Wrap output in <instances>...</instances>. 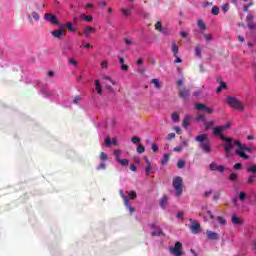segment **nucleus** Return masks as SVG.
Returning <instances> with one entry per match:
<instances>
[{
  "instance_id": "aec40b11",
  "label": "nucleus",
  "mask_w": 256,
  "mask_h": 256,
  "mask_svg": "<svg viewBox=\"0 0 256 256\" xmlns=\"http://www.w3.org/2000/svg\"><path fill=\"white\" fill-rule=\"evenodd\" d=\"M167 200H168L167 195L162 196L160 203H159V206L162 209H165V206H167Z\"/></svg>"
},
{
  "instance_id": "6e6d98bb",
  "label": "nucleus",
  "mask_w": 256,
  "mask_h": 256,
  "mask_svg": "<svg viewBox=\"0 0 256 256\" xmlns=\"http://www.w3.org/2000/svg\"><path fill=\"white\" fill-rule=\"evenodd\" d=\"M114 155H115L116 160L119 159V156L121 155V150H115Z\"/></svg>"
},
{
  "instance_id": "bf43d9fd",
  "label": "nucleus",
  "mask_w": 256,
  "mask_h": 256,
  "mask_svg": "<svg viewBox=\"0 0 256 256\" xmlns=\"http://www.w3.org/2000/svg\"><path fill=\"white\" fill-rule=\"evenodd\" d=\"M229 7V4H223V6H222V11H223V13H227V8Z\"/></svg>"
},
{
  "instance_id": "473e14b6",
  "label": "nucleus",
  "mask_w": 256,
  "mask_h": 256,
  "mask_svg": "<svg viewBox=\"0 0 256 256\" xmlns=\"http://www.w3.org/2000/svg\"><path fill=\"white\" fill-rule=\"evenodd\" d=\"M66 28L70 31V32H72V33H74V32H76V29L75 28H73V26H72V23L71 22H68V23H66Z\"/></svg>"
},
{
  "instance_id": "7ed1b4c3",
  "label": "nucleus",
  "mask_w": 256,
  "mask_h": 256,
  "mask_svg": "<svg viewBox=\"0 0 256 256\" xmlns=\"http://www.w3.org/2000/svg\"><path fill=\"white\" fill-rule=\"evenodd\" d=\"M226 103H227L228 106H230L234 110H238V111H244L245 110V107H243L242 102L239 101L234 96H227Z\"/></svg>"
},
{
  "instance_id": "ea45409f",
  "label": "nucleus",
  "mask_w": 256,
  "mask_h": 256,
  "mask_svg": "<svg viewBox=\"0 0 256 256\" xmlns=\"http://www.w3.org/2000/svg\"><path fill=\"white\" fill-rule=\"evenodd\" d=\"M131 141H132V143L137 145V144L141 143V138H139V137H132Z\"/></svg>"
},
{
  "instance_id": "338daca9",
  "label": "nucleus",
  "mask_w": 256,
  "mask_h": 256,
  "mask_svg": "<svg viewBox=\"0 0 256 256\" xmlns=\"http://www.w3.org/2000/svg\"><path fill=\"white\" fill-rule=\"evenodd\" d=\"M180 35H181V37L184 38V39H187V38H188V34L185 33L184 31H181V32H180Z\"/></svg>"
},
{
  "instance_id": "680f3d73",
  "label": "nucleus",
  "mask_w": 256,
  "mask_h": 256,
  "mask_svg": "<svg viewBox=\"0 0 256 256\" xmlns=\"http://www.w3.org/2000/svg\"><path fill=\"white\" fill-rule=\"evenodd\" d=\"M176 217H177V219H183L184 212H178Z\"/></svg>"
},
{
  "instance_id": "6ab92c4d",
  "label": "nucleus",
  "mask_w": 256,
  "mask_h": 256,
  "mask_svg": "<svg viewBox=\"0 0 256 256\" xmlns=\"http://www.w3.org/2000/svg\"><path fill=\"white\" fill-rule=\"evenodd\" d=\"M95 90L97 91L98 95H102V86L100 84V80H95Z\"/></svg>"
},
{
  "instance_id": "2eb2a0df",
  "label": "nucleus",
  "mask_w": 256,
  "mask_h": 256,
  "mask_svg": "<svg viewBox=\"0 0 256 256\" xmlns=\"http://www.w3.org/2000/svg\"><path fill=\"white\" fill-rule=\"evenodd\" d=\"M94 33H96V28L94 27L86 26L84 28V35L86 36V38H89V34H94Z\"/></svg>"
},
{
  "instance_id": "a19ab883",
  "label": "nucleus",
  "mask_w": 256,
  "mask_h": 256,
  "mask_svg": "<svg viewBox=\"0 0 256 256\" xmlns=\"http://www.w3.org/2000/svg\"><path fill=\"white\" fill-rule=\"evenodd\" d=\"M105 169H106V164L104 162H101V164H99L97 167L98 171L105 170Z\"/></svg>"
},
{
  "instance_id": "603ef678",
  "label": "nucleus",
  "mask_w": 256,
  "mask_h": 256,
  "mask_svg": "<svg viewBox=\"0 0 256 256\" xmlns=\"http://www.w3.org/2000/svg\"><path fill=\"white\" fill-rule=\"evenodd\" d=\"M151 149H152L153 152H158V151H159V146H158V144H152Z\"/></svg>"
},
{
  "instance_id": "5fc2aeb1",
  "label": "nucleus",
  "mask_w": 256,
  "mask_h": 256,
  "mask_svg": "<svg viewBox=\"0 0 256 256\" xmlns=\"http://www.w3.org/2000/svg\"><path fill=\"white\" fill-rule=\"evenodd\" d=\"M196 56L199 58L202 57L200 47H198V46L196 47Z\"/></svg>"
},
{
  "instance_id": "a878e982",
  "label": "nucleus",
  "mask_w": 256,
  "mask_h": 256,
  "mask_svg": "<svg viewBox=\"0 0 256 256\" xmlns=\"http://www.w3.org/2000/svg\"><path fill=\"white\" fill-rule=\"evenodd\" d=\"M131 10H134V6L129 9H122V13L125 17H129L131 15Z\"/></svg>"
},
{
  "instance_id": "13d9d810",
  "label": "nucleus",
  "mask_w": 256,
  "mask_h": 256,
  "mask_svg": "<svg viewBox=\"0 0 256 256\" xmlns=\"http://www.w3.org/2000/svg\"><path fill=\"white\" fill-rule=\"evenodd\" d=\"M182 151H183V147L181 146L174 147L173 149V152H182Z\"/></svg>"
},
{
  "instance_id": "b1692460",
  "label": "nucleus",
  "mask_w": 256,
  "mask_h": 256,
  "mask_svg": "<svg viewBox=\"0 0 256 256\" xmlns=\"http://www.w3.org/2000/svg\"><path fill=\"white\" fill-rule=\"evenodd\" d=\"M215 123H216L215 120H211V121H209V122H206V123H205L206 131L211 130Z\"/></svg>"
},
{
  "instance_id": "864d4df0",
  "label": "nucleus",
  "mask_w": 256,
  "mask_h": 256,
  "mask_svg": "<svg viewBox=\"0 0 256 256\" xmlns=\"http://www.w3.org/2000/svg\"><path fill=\"white\" fill-rule=\"evenodd\" d=\"M111 144H112L111 139H110L109 137H107V138L105 139V145H106L107 147H110Z\"/></svg>"
},
{
  "instance_id": "37998d69",
  "label": "nucleus",
  "mask_w": 256,
  "mask_h": 256,
  "mask_svg": "<svg viewBox=\"0 0 256 256\" xmlns=\"http://www.w3.org/2000/svg\"><path fill=\"white\" fill-rule=\"evenodd\" d=\"M151 169H152V167H151V163H150V162H148L147 167H145V173H146L147 175H149V174H150V172H151Z\"/></svg>"
},
{
  "instance_id": "c85d7f7f",
  "label": "nucleus",
  "mask_w": 256,
  "mask_h": 256,
  "mask_svg": "<svg viewBox=\"0 0 256 256\" xmlns=\"http://www.w3.org/2000/svg\"><path fill=\"white\" fill-rule=\"evenodd\" d=\"M163 234L162 228H156V231L151 233V236H161Z\"/></svg>"
},
{
  "instance_id": "c03bdc74",
  "label": "nucleus",
  "mask_w": 256,
  "mask_h": 256,
  "mask_svg": "<svg viewBox=\"0 0 256 256\" xmlns=\"http://www.w3.org/2000/svg\"><path fill=\"white\" fill-rule=\"evenodd\" d=\"M203 38H205L207 42H210L213 39L211 34H203Z\"/></svg>"
},
{
  "instance_id": "20e7f679",
  "label": "nucleus",
  "mask_w": 256,
  "mask_h": 256,
  "mask_svg": "<svg viewBox=\"0 0 256 256\" xmlns=\"http://www.w3.org/2000/svg\"><path fill=\"white\" fill-rule=\"evenodd\" d=\"M173 188L176 190V197H180L183 194V178H173Z\"/></svg>"
},
{
  "instance_id": "09e8293b",
  "label": "nucleus",
  "mask_w": 256,
  "mask_h": 256,
  "mask_svg": "<svg viewBox=\"0 0 256 256\" xmlns=\"http://www.w3.org/2000/svg\"><path fill=\"white\" fill-rule=\"evenodd\" d=\"M197 121H206V117H205V115H202V114H199V115H197Z\"/></svg>"
},
{
  "instance_id": "8fccbe9b",
  "label": "nucleus",
  "mask_w": 256,
  "mask_h": 256,
  "mask_svg": "<svg viewBox=\"0 0 256 256\" xmlns=\"http://www.w3.org/2000/svg\"><path fill=\"white\" fill-rule=\"evenodd\" d=\"M136 152H138L139 154H142L144 152V146L139 145L138 148H136Z\"/></svg>"
},
{
  "instance_id": "4d7b16f0",
  "label": "nucleus",
  "mask_w": 256,
  "mask_h": 256,
  "mask_svg": "<svg viewBox=\"0 0 256 256\" xmlns=\"http://www.w3.org/2000/svg\"><path fill=\"white\" fill-rule=\"evenodd\" d=\"M234 169H235V170H241V169H242V163H236V164L234 165Z\"/></svg>"
},
{
  "instance_id": "4468645a",
  "label": "nucleus",
  "mask_w": 256,
  "mask_h": 256,
  "mask_svg": "<svg viewBox=\"0 0 256 256\" xmlns=\"http://www.w3.org/2000/svg\"><path fill=\"white\" fill-rule=\"evenodd\" d=\"M27 19H28V21H29L31 24H33V23H34L33 19H34L36 22H38V21L40 20V16H39L38 13L32 12V17H31L30 14H27Z\"/></svg>"
},
{
  "instance_id": "393cba45",
  "label": "nucleus",
  "mask_w": 256,
  "mask_h": 256,
  "mask_svg": "<svg viewBox=\"0 0 256 256\" xmlns=\"http://www.w3.org/2000/svg\"><path fill=\"white\" fill-rule=\"evenodd\" d=\"M81 19L82 20H84V21H86V22H88V23H90V22H92V20H93V17L91 16V15H85V14H81Z\"/></svg>"
},
{
  "instance_id": "3c124183",
  "label": "nucleus",
  "mask_w": 256,
  "mask_h": 256,
  "mask_svg": "<svg viewBox=\"0 0 256 256\" xmlns=\"http://www.w3.org/2000/svg\"><path fill=\"white\" fill-rule=\"evenodd\" d=\"M103 79H106V80L110 81V83L112 85H115V81L113 79H111L109 76L103 75Z\"/></svg>"
},
{
  "instance_id": "2f4dec72",
  "label": "nucleus",
  "mask_w": 256,
  "mask_h": 256,
  "mask_svg": "<svg viewBox=\"0 0 256 256\" xmlns=\"http://www.w3.org/2000/svg\"><path fill=\"white\" fill-rule=\"evenodd\" d=\"M99 159H101V161H107L108 160V154L101 152L99 154Z\"/></svg>"
},
{
  "instance_id": "c756f323",
  "label": "nucleus",
  "mask_w": 256,
  "mask_h": 256,
  "mask_svg": "<svg viewBox=\"0 0 256 256\" xmlns=\"http://www.w3.org/2000/svg\"><path fill=\"white\" fill-rule=\"evenodd\" d=\"M151 83H152L153 85H155L156 89H161V88H162V86H161L160 83H159V80L156 79V78H153V79L151 80Z\"/></svg>"
},
{
  "instance_id": "9d476101",
  "label": "nucleus",
  "mask_w": 256,
  "mask_h": 256,
  "mask_svg": "<svg viewBox=\"0 0 256 256\" xmlns=\"http://www.w3.org/2000/svg\"><path fill=\"white\" fill-rule=\"evenodd\" d=\"M178 97L184 100L189 99V97H191V90L185 87L182 88L181 90L178 91Z\"/></svg>"
},
{
  "instance_id": "052dcab7",
  "label": "nucleus",
  "mask_w": 256,
  "mask_h": 256,
  "mask_svg": "<svg viewBox=\"0 0 256 256\" xmlns=\"http://www.w3.org/2000/svg\"><path fill=\"white\" fill-rule=\"evenodd\" d=\"M175 137H176L175 133L168 134V140L169 141L175 139Z\"/></svg>"
},
{
  "instance_id": "e433bc0d",
  "label": "nucleus",
  "mask_w": 256,
  "mask_h": 256,
  "mask_svg": "<svg viewBox=\"0 0 256 256\" xmlns=\"http://www.w3.org/2000/svg\"><path fill=\"white\" fill-rule=\"evenodd\" d=\"M185 167V161L184 160H178L177 162V168H184Z\"/></svg>"
},
{
  "instance_id": "7c9ffc66",
  "label": "nucleus",
  "mask_w": 256,
  "mask_h": 256,
  "mask_svg": "<svg viewBox=\"0 0 256 256\" xmlns=\"http://www.w3.org/2000/svg\"><path fill=\"white\" fill-rule=\"evenodd\" d=\"M247 171L250 172V173L255 174L256 173V164L248 166Z\"/></svg>"
},
{
  "instance_id": "9b49d317",
  "label": "nucleus",
  "mask_w": 256,
  "mask_h": 256,
  "mask_svg": "<svg viewBox=\"0 0 256 256\" xmlns=\"http://www.w3.org/2000/svg\"><path fill=\"white\" fill-rule=\"evenodd\" d=\"M190 222H192V226H190V231L194 234L200 233L201 225L197 221H193V219H190Z\"/></svg>"
},
{
  "instance_id": "774afa93",
  "label": "nucleus",
  "mask_w": 256,
  "mask_h": 256,
  "mask_svg": "<svg viewBox=\"0 0 256 256\" xmlns=\"http://www.w3.org/2000/svg\"><path fill=\"white\" fill-rule=\"evenodd\" d=\"M120 69L127 71V70H129V66L126 64H122V67H120Z\"/></svg>"
},
{
  "instance_id": "69168bd1",
  "label": "nucleus",
  "mask_w": 256,
  "mask_h": 256,
  "mask_svg": "<svg viewBox=\"0 0 256 256\" xmlns=\"http://www.w3.org/2000/svg\"><path fill=\"white\" fill-rule=\"evenodd\" d=\"M216 171H219L220 173H222L223 171H225V167H223V166H218V167L216 168Z\"/></svg>"
},
{
  "instance_id": "e2e57ef3",
  "label": "nucleus",
  "mask_w": 256,
  "mask_h": 256,
  "mask_svg": "<svg viewBox=\"0 0 256 256\" xmlns=\"http://www.w3.org/2000/svg\"><path fill=\"white\" fill-rule=\"evenodd\" d=\"M124 43H125L126 45H133V42H131V40H130V39H127V38H124Z\"/></svg>"
},
{
  "instance_id": "0eeeda50",
  "label": "nucleus",
  "mask_w": 256,
  "mask_h": 256,
  "mask_svg": "<svg viewBox=\"0 0 256 256\" xmlns=\"http://www.w3.org/2000/svg\"><path fill=\"white\" fill-rule=\"evenodd\" d=\"M44 20L47 21L48 23H52L53 25L61 26L55 14H51V13L44 14Z\"/></svg>"
},
{
  "instance_id": "f8f14e48",
  "label": "nucleus",
  "mask_w": 256,
  "mask_h": 256,
  "mask_svg": "<svg viewBox=\"0 0 256 256\" xmlns=\"http://www.w3.org/2000/svg\"><path fill=\"white\" fill-rule=\"evenodd\" d=\"M246 22L248 29L256 30V25L254 24V16L252 14L247 15Z\"/></svg>"
},
{
  "instance_id": "79ce46f5",
  "label": "nucleus",
  "mask_w": 256,
  "mask_h": 256,
  "mask_svg": "<svg viewBox=\"0 0 256 256\" xmlns=\"http://www.w3.org/2000/svg\"><path fill=\"white\" fill-rule=\"evenodd\" d=\"M217 220L220 225H226V220L223 217L219 216Z\"/></svg>"
},
{
  "instance_id": "49530a36",
  "label": "nucleus",
  "mask_w": 256,
  "mask_h": 256,
  "mask_svg": "<svg viewBox=\"0 0 256 256\" xmlns=\"http://www.w3.org/2000/svg\"><path fill=\"white\" fill-rule=\"evenodd\" d=\"M218 167H219V166H217V164L214 163V162H212V163L210 164V170H212V171H216Z\"/></svg>"
},
{
  "instance_id": "a211bd4d",
  "label": "nucleus",
  "mask_w": 256,
  "mask_h": 256,
  "mask_svg": "<svg viewBox=\"0 0 256 256\" xmlns=\"http://www.w3.org/2000/svg\"><path fill=\"white\" fill-rule=\"evenodd\" d=\"M155 30L159 33L166 34V32L163 30L162 22L157 21L155 24Z\"/></svg>"
},
{
  "instance_id": "a18cd8bd",
  "label": "nucleus",
  "mask_w": 256,
  "mask_h": 256,
  "mask_svg": "<svg viewBox=\"0 0 256 256\" xmlns=\"http://www.w3.org/2000/svg\"><path fill=\"white\" fill-rule=\"evenodd\" d=\"M80 102H81L80 96L74 97V100H73V104H74V105H79Z\"/></svg>"
},
{
  "instance_id": "4c0bfd02",
  "label": "nucleus",
  "mask_w": 256,
  "mask_h": 256,
  "mask_svg": "<svg viewBox=\"0 0 256 256\" xmlns=\"http://www.w3.org/2000/svg\"><path fill=\"white\" fill-rule=\"evenodd\" d=\"M256 179V175L248 177L247 184H253Z\"/></svg>"
},
{
  "instance_id": "4be33fe9",
  "label": "nucleus",
  "mask_w": 256,
  "mask_h": 256,
  "mask_svg": "<svg viewBox=\"0 0 256 256\" xmlns=\"http://www.w3.org/2000/svg\"><path fill=\"white\" fill-rule=\"evenodd\" d=\"M197 26L199 29H201L202 31L206 30V24L204 23L203 20L199 19L197 20Z\"/></svg>"
},
{
  "instance_id": "f704fd0d",
  "label": "nucleus",
  "mask_w": 256,
  "mask_h": 256,
  "mask_svg": "<svg viewBox=\"0 0 256 256\" xmlns=\"http://www.w3.org/2000/svg\"><path fill=\"white\" fill-rule=\"evenodd\" d=\"M211 13H213L214 16H218L219 8L217 6H213V8H211Z\"/></svg>"
},
{
  "instance_id": "bb28decb",
  "label": "nucleus",
  "mask_w": 256,
  "mask_h": 256,
  "mask_svg": "<svg viewBox=\"0 0 256 256\" xmlns=\"http://www.w3.org/2000/svg\"><path fill=\"white\" fill-rule=\"evenodd\" d=\"M116 161H118V163L120 165H122L123 167H126L129 165V160H127V159H116Z\"/></svg>"
},
{
  "instance_id": "39448f33",
  "label": "nucleus",
  "mask_w": 256,
  "mask_h": 256,
  "mask_svg": "<svg viewBox=\"0 0 256 256\" xmlns=\"http://www.w3.org/2000/svg\"><path fill=\"white\" fill-rule=\"evenodd\" d=\"M181 249H183V244H181L180 241H177L176 244H174V247L169 248V252L174 256H183Z\"/></svg>"
},
{
  "instance_id": "72a5a7b5",
  "label": "nucleus",
  "mask_w": 256,
  "mask_h": 256,
  "mask_svg": "<svg viewBox=\"0 0 256 256\" xmlns=\"http://www.w3.org/2000/svg\"><path fill=\"white\" fill-rule=\"evenodd\" d=\"M68 62H69V64L73 65L74 67L79 66V63L76 62L75 58H69Z\"/></svg>"
},
{
  "instance_id": "412c9836",
  "label": "nucleus",
  "mask_w": 256,
  "mask_h": 256,
  "mask_svg": "<svg viewBox=\"0 0 256 256\" xmlns=\"http://www.w3.org/2000/svg\"><path fill=\"white\" fill-rule=\"evenodd\" d=\"M172 53L174 57H177L179 53V46H177L175 42L172 43Z\"/></svg>"
},
{
  "instance_id": "f3484780",
  "label": "nucleus",
  "mask_w": 256,
  "mask_h": 256,
  "mask_svg": "<svg viewBox=\"0 0 256 256\" xmlns=\"http://www.w3.org/2000/svg\"><path fill=\"white\" fill-rule=\"evenodd\" d=\"M231 222L234 225H243V220L236 215L231 216Z\"/></svg>"
},
{
  "instance_id": "dca6fc26",
  "label": "nucleus",
  "mask_w": 256,
  "mask_h": 256,
  "mask_svg": "<svg viewBox=\"0 0 256 256\" xmlns=\"http://www.w3.org/2000/svg\"><path fill=\"white\" fill-rule=\"evenodd\" d=\"M52 36L56 39H60L61 36L65 35V30H52Z\"/></svg>"
},
{
  "instance_id": "0e129e2a",
  "label": "nucleus",
  "mask_w": 256,
  "mask_h": 256,
  "mask_svg": "<svg viewBox=\"0 0 256 256\" xmlns=\"http://www.w3.org/2000/svg\"><path fill=\"white\" fill-rule=\"evenodd\" d=\"M101 67L104 68V69H107V68H108V62L103 61V62L101 63Z\"/></svg>"
},
{
  "instance_id": "1a4fd4ad",
  "label": "nucleus",
  "mask_w": 256,
  "mask_h": 256,
  "mask_svg": "<svg viewBox=\"0 0 256 256\" xmlns=\"http://www.w3.org/2000/svg\"><path fill=\"white\" fill-rule=\"evenodd\" d=\"M195 108L199 111H205L207 114L212 115L214 113L213 108H209L208 106H206L203 103L197 102L195 104Z\"/></svg>"
},
{
  "instance_id": "5701e85b",
  "label": "nucleus",
  "mask_w": 256,
  "mask_h": 256,
  "mask_svg": "<svg viewBox=\"0 0 256 256\" xmlns=\"http://www.w3.org/2000/svg\"><path fill=\"white\" fill-rule=\"evenodd\" d=\"M190 123H191V120L189 119L188 116H186L184 118V121H182V127H184L185 129H188Z\"/></svg>"
},
{
  "instance_id": "f257e3e1",
  "label": "nucleus",
  "mask_w": 256,
  "mask_h": 256,
  "mask_svg": "<svg viewBox=\"0 0 256 256\" xmlns=\"http://www.w3.org/2000/svg\"><path fill=\"white\" fill-rule=\"evenodd\" d=\"M220 140L226 142L223 144L224 152H226V158H230L231 151L233 150V145L237 146L239 149L235 150V154L244 160H249L250 156L245 152L251 153V146H246V144H242L239 140H233L231 137H225L224 135H220Z\"/></svg>"
},
{
  "instance_id": "58836bf2",
  "label": "nucleus",
  "mask_w": 256,
  "mask_h": 256,
  "mask_svg": "<svg viewBox=\"0 0 256 256\" xmlns=\"http://www.w3.org/2000/svg\"><path fill=\"white\" fill-rule=\"evenodd\" d=\"M179 119H180L179 114H177V113L172 114V121L177 123V122H179Z\"/></svg>"
},
{
  "instance_id": "cd10ccee",
  "label": "nucleus",
  "mask_w": 256,
  "mask_h": 256,
  "mask_svg": "<svg viewBox=\"0 0 256 256\" xmlns=\"http://www.w3.org/2000/svg\"><path fill=\"white\" fill-rule=\"evenodd\" d=\"M168 161H169V155L168 154H164V156L162 157V160H161V165L162 166L167 165Z\"/></svg>"
},
{
  "instance_id": "c9c22d12",
  "label": "nucleus",
  "mask_w": 256,
  "mask_h": 256,
  "mask_svg": "<svg viewBox=\"0 0 256 256\" xmlns=\"http://www.w3.org/2000/svg\"><path fill=\"white\" fill-rule=\"evenodd\" d=\"M228 178L230 179V181L236 182L238 179V175L235 173H231V175Z\"/></svg>"
},
{
  "instance_id": "de8ad7c7",
  "label": "nucleus",
  "mask_w": 256,
  "mask_h": 256,
  "mask_svg": "<svg viewBox=\"0 0 256 256\" xmlns=\"http://www.w3.org/2000/svg\"><path fill=\"white\" fill-rule=\"evenodd\" d=\"M239 199H240V201H243V200H245L246 199V193L245 192H240L239 193Z\"/></svg>"
},
{
  "instance_id": "ddd939ff",
  "label": "nucleus",
  "mask_w": 256,
  "mask_h": 256,
  "mask_svg": "<svg viewBox=\"0 0 256 256\" xmlns=\"http://www.w3.org/2000/svg\"><path fill=\"white\" fill-rule=\"evenodd\" d=\"M206 236H207V239L211 241H217L219 239L218 234L212 231H206Z\"/></svg>"
},
{
  "instance_id": "423d86ee",
  "label": "nucleus",
  "mask_w": 256,
  "mask_h": 256,
  "mask_svg": "<svg viewBox=\"0 0 256 256\" xmlns=\"http://www.w3.org/2000/svg\"><path fill=\"white\" fill-rule=\"evenodd\" d=\"M120 194L122 195L125 206H129L130 199L134 200L137 198V192H135L134 190H131L130 192H128V197L123 194L122 190H120Z\"/></svg>"
},
{
  "instance_id": "6e6552de",
  "label": "nucleus",
  "mask_w": 256,
  "mask_h": 256,
  "mask_svg": "<svg viewBox=\"0 0 256 256\" xmlns=\"http://www.w3.org/2000/svg\"><path fill=\"white\" fill-rule=\"evenodd\" d=\"M230 127H231V123L227 122L223 126H219V127L214 128L213 134L215 136L221 137V136H223L222 132L229 129Z\"/></svg>"
},
{
  "instance_id": "f03ea898",
  "label": "nucleus",
  "mask_w": 256,
  "mask_h": 256,
  "mask_svg": "<svg viewBox=\"0 0 256 256\" xmlns=\"http://www.w3.org/2000/svg\"><path fill=\"white\" fill-rule=\"evenodd\" d=\"M195 141L199 143V149H201L203 153L207 155L212 153V144L210 142L208 134H199L195 138Z\"/></svg>"
}]
</instances>
